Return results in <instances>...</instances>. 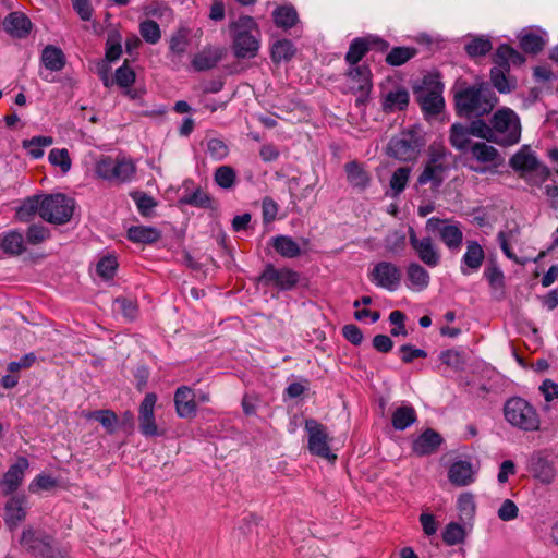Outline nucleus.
Listing matches in <instances>:
<instances>
[{"label":"nucleus","instance_id":"7c9ffc66","mask_svg":"<svg viewBox=\"0 0 558 558\" xmlns=\"http://www.w3.org/2000/svg\"><path fill=\"white\" fill-rule=\"evenodd\" d=\"M407 278L410 282V288L416 291H423L429 284L428 271L418 263H410L407 267Z\"/></svg>","mask_w":558,"mask_h":558},{"label":"nucleus","instance_id":"aec40b11","mask_svg":"<svg viewBox=\"0 0 558 558\" xmlns=\"http://www.w3.org/2000/svg\"><path fill=\"white\" fill-rule=\"evenodd\" d=\"M444 442L442 436L433 428H426L411 445L412 452L418 457L430 456L438 451Z\"/></svg>","mask_w":558,"mask_h":558},{"label":"nucleus","instance_id":"9b49d317","mask_svg":"<svg viewBox=\"0 0 558 558\" xmlns=\"http://www.w3.org/2000/svg\"><path fill=\"white\" fill-rule=\"evenodd\" d=\"M426 229L437 234L449 251H460L463 242V231L459 221L432 217L426 221Z\"/></svg>","mask_w":558,"mask_h":558},{"label":"nucleus","instance_id":"39448f33","mask_svg":"<svg viewBox=\"0 0 558 558\" xmlns=\"http://www.w3.org/2000/svg\"><path fill=\"white\" fill-rule=\"evenodd\" d=\"M520 137L521 124L518 114L509 108L497 110L490 118V143L512 146Z\"/></svg>","mask_w":558,"mask_h":558},{"label":"nucleus","instance_id":"f3484780","mask_svg":"<svg viewBox=\"0 0 558 558\" xmlns=\"http://www.w3.org/2000/svg\"><path fill=\"white\" fill-rule=\"evenodd\" d=\"M157 401V396L153 392L147 393L140 404L138 409V428L145 437L159 436L161 433L158 430L156 424L154 409Z\"/></svg>","mask_w":558,"mask_h":558},{"label":"nucleus","instance_id":"393cba45","mask_svg":"<svg viewBox=\"0 0 558 558\" xmlns=\"http://www.w3.org/2000/svg\"><path fill=\"white\" fill-rule=\"evenodd\" d=\"M25 496H12L5 504V522L11 526L15 527L26 517L25 511Z\"/></svg>","mask_w":558,"mask_h":558},{"label":"nucleus","instance_id":"f8f14e48","mask_svg":"<svg viewBox=\"0 0 558 558\" xmlns=\"http://www.w3.org/2000/svg\"><path fill=\"white\" fill-rule=\"evenodd\" d=\"M305 429L308 434V451L331 463L337 460V454L330 449L332 438L327 433L326 426L310 418L305 421Z\"/></svg>","mask_w":558,"mask_h":558},{"label":"nucleus","instance_id":"774afa93","mask_svg":"<svg viewBox=\"0 0 558 558\" xmlns=\"http://www.w3.org/2000/svg\"><path fill=\"white\" fill-rule=\"evenodd\" d=\"M187 35L179 31L170 39V50L174 53L181 54L186 50L187 47Z\"/></svg>","mask_w":558,"mask_h":558},{"label":"nucleus","instance_id":"bb28decb","mask_svg":"<svg viewBox=\"0 0 558 558\" xmlns=\"http://www.w3.org/2000/svg\"><path fill=\"white\" fill-rule=\"evenodd\" d=\"M352 68L348 72V76L356 83L355 88L362 95H368L372 89V72L369 65L359 64L351 65Z\"/></svg>","mask_w":558,"mask_h":558},{"label":"nucleus","instance_id":"052dcab7","mask_svg":"<svg viewBox=\"0 0 558 558\" xmlns=\"http://www.w3.org/2000/svg\"><path fill=\"white\" fill-rule=\"evenodd\" d=\"M207 150L215 160H222L229 153L226 143L219 138L209 140Z\"/></svg>","mask_w":558,"mask_h":558},{"label":"nucleus","instance_id":"4be33fe9","mask_svg":"<svg viewBox=\"0 0 558 558\" xmlns=\"http://www.w3.org/2000/svg\"><path fill=\"white\" fill-rule=\"evenodd\" d=\"M493 62L496 65L495 69L509 72L511 65H522L525 62V57L513 47L502 44L497 48Z\"/></svg>","mask_w":558,"mask_h":558},{"label":"nucleus","instance_id":"603ef678","mask_svg":"<svg viewBox=\"0 0 558 558\" xmlns=\"http://www.w3.org/2000/svg\"><path fill=\"white\" fill-rule=\"evenodd\" d=\"M215 182L222 189H230L234 185L236 173L230 166H220L214 175Z\"/></svg>","mask_w":558,"mask_h":558},{"label":"nucleus","instance_id":"69168bd1","mask_svg":"<svg viewBox=\"0 0 558 558\" xmlns=\"http://www.w3.org/2000/svg\"><path fill=\"white\" fill-rule=\"evenodd\" d=\"M342 335L354 345H360L364 338L362 330L354 324L344 325L342 328Z\"/></svg>","mask_w":558,"mask_h":558},{"label":"nucleus","instance_id":"423d86ee","mask_svg":"<svg viewBox=\"0 0 558 558\" xmlns=\"http://www.w3.org/2000/svg\"><path fill=\"white\" fill-rule=\"evenodd\" d=\"M413 94L426 117L439 114L445 107L442 84L436 75H425L420 84L413 86Z\"/></svg>","mask_w":558,"mask_h":558},{"label":"nucleus","instance_id":"7ed1b4c3","mask_svg":"<svg viewBox=\"0 0 558 558\" xmlns=\"http://www.w3.org/2000/svg\"><path fill=\"white\" fill-rule=\"evenodd\" d=\"M20 544L34 558H71L66 547L61 546L52 535L41 530L25 529Z\"/></svg>","mask_w":558,"mask_h":558},{"label":"nucleus","instance_id":"72a5a7b5","mask_svg":"<svg viewBox=\"0 0 558 558\" xmlns=\"http://www.w3.org/2000/svg\"><path fill=\"white\" fill-rule=\"evenodd\" d=\"M416 412L411 405L398 407L391 416V424L397 430H404L416 421Z\"/></svg>","mask_w":558,"mask_h":558},{"label":"nucleus","instance_id":"ea45409f","mask_svg":"<svg viewBox=\"0 0 558 558\" xmlns=\"http://www.w3.org/2000/svg\"><path fill=\"white\" fill-rule=\"evenodd\" d=\"M295 54V48L291 40L280 39L274 43L271 46V60L275 63L282 61H290Z\"/></svg>","mask_w":558,"mask_h":558},{"label":"nucleus","instance_id":"f03ea898","mask_svg":"<svg viewBox=\"0 0 558 558\" xmlns=\"http://www.w3.org/2000/svg\"><path fill=\"white\" fill-rule=\"evenodd\" d=\"M426 145L422 129L413 125L390 138L386 153L399 161H414Z\"/></svg>","mask_w":558,"mask_h":558},{"label":"nucleus","instance_id":"1a4fd4ad","mask_svg":"<svg viewBox=\"0 0 558 558\" xmlns=\"http://www.w3.org/2000/svg\"><path fill=\"white\" fill-rule=\"evenodd\" d=\"M135 172L134 162L125 157L102 156L96 163V173L100 178L114 183L131 181Z\"/></svg>","mask_w":558,"mask_h":558},{"label":"nucleus","instance_id":"5fc2aeb1","mask_svg":"<svg viewBox=\"0 0 558 558\" xmlns=\"http://www.w3.org/2000/svg\"><path fill=\"white\" fill-rule=\"evenodd\" d=\"M519 235V229L518 227H513L512 229H509L507 231H500L498 233V241L500 244V247L505 255L510 259H515V255L510 248L511 242L517 241Z\"/></svg>","mask_w":558,"mask_h":558},{"label":"nucleus","instance_id":"13d9d810","mask_svg":"<svg viewBox=\"0 0 558 558\" xmlns=\"http://www.w3.org/2000/svg\"><path fill=\"white\" fill-rule=\"evenodd\" d=\"M50 236V231L43 225H31L26 232V241L32 245H38Z\"/></svg>","mask_w":558,"mask_h":558},{"label":"nucleus","instance_id":"f257e3e1","mask_svg":"<svg viewBox=\"0 0 558 558\" xmlns=\"http://www.w3.org/2000/svg\"><path fill=\"white\" fill-rule=\"evenodd\" d=\"M451 151L442 143H432L423 162V170L416 179L415 185L429 184L432 190H438L446 180L450 169Z\"/></svg>","mask_w":558,"mask_h":558},{"label":"nucleus","instance_id":"412c9836","mask_svg":"<svg viewBox=\"0 0 558 558\" xmlns=\"http://www.w3.org/2000/svg\"><path fill=\"white\" fill-rule=\"evenodd\" d=\"M4 31L13 38H26L32 31L31 20L22 12L14 11L8 14L2 22Z\"/></svg>","mask_w":558,"mask_h":558},{"label":"nucleus","instance_id":"3c124183","mask_svg":"<svg viewBox=\"0 0 558 558\" xmlns=\"http://www.w3.org/2000/svg\"><path fill=\"white\" fill-rule=\"evenodd\" d=\"M136 74L134 70L129 65V61L125 60L123 64L116 70L114 82L121 88H129L135 82Z\"/></svg>","mask_w":558,"mask_h":558},{"label":"nucleus","instance_id":"dca6fc26","mask_svg":"<svg viewBox=\"0 0 558 558\" xmlns=\"http://www.w3.org/2000/svg\"><path fill=\"white\" fill-rule=\"evenodd\" d=\"M527 471L534 478L544 485H550L554 483L557 475L554 461H551L541 451L534 452L530 457L527 462Z\"/></svg>","mask_w":558,"mask_h":558},{"label":"nucleus","instance_id":"a19ab883","mask_svg":"<svg viewBox=\"0 0 558 558\" xmlns=\"http://www.w3.org/2000/svg\"><path fill=\"white\" fill-rule=\"evenodd\" d=\"M417 54L414 47H393L386 56L385 61L391 66H400Z\"/></svg>","mask_w":558,"mask_h":558},{"label":"nucleus","instance_id":"0e129e2a","mask_svg":"<svg viewBox=\"0 0 558 558\" xmlns=\"http://www.w3.org/2000/svg\"><path fill=\"white\" fill-rule=\"evenodd\" d=\"M401 360L403 363L409 364L415 359H425L427 356L426 351L416 349L412 344H403L400 347Z\"/></svg>","mask_w":558,"mask_h":558},{"label":"nucleus","instance_id":"cd10ccee","mask_svg":"<svg viewBox=\"0 0 558 558\" xmlns=\"http://www.w3.org/2000/svg\"><path fill=\"white\" fill-rule=\"evenodd\" d=\"M40 60L46 69L53 72L61 71L66 63L65 54L61 48L53 45H48L43 49Z\"/></svg>","mask_w":558,"mask_h":558},{"label":"nucleus","instance_id":"4d7b16f0","mask_svg":"<svg viewBox=\"0 0 558 558\" xmlns=\"http://www.w3.org/2000/svg\"><path fill=\"white\" fill-rule=\"evenodd\" d=\"M49 161L53 166H58L61 168L62 172H68L71 169V158L68 149L65 148H53L50 150L48 156Z\"/></svg>","mask_w":558,"mask_h":558},{"label":"nucleus","instance_id":"c756f323","mask_svg":"<svg viewBox=\"0 0 558 558\" xmlns=\"http://www.w3.org/2000/svg\"><path fill=\"white\" fill-rule=\"evenodd\" d=\"M344 170L348 182L355 189L365 190L371 182V177L357 161L345 163Z\"/></svg>","mask_w":558,"mask_h":558},{"label":"nucleus","instance_id":"6ab92c4d","mask_svg":"<svg viewBox=\"0 0 558 558\" xmlns=\"http://www.w3.org/2000/svg\"><path fill=\"white\" fill-rule=\"evenodd\" d=\"M175 412L179 417L192 418L196 416V392L189 386H180L174 392Z\"/></svg>","mask_w":558,"mask_h":558},{"label":"nucleus","instance_id":"6e6552de","mask_svg":"<svg viewBox=\"0 0 558 558\" xmlns=\"http://www.w3.org/2000/svg\"><path fill=\"white\" fill-rule=\"evenodd\" d=\"M488 99L483 94L482 87L468 86L454 94L456 112L466 119L480 118L488 113Z\"/></svg>","mask_w":558,"mask_h":558},{"label":"nucleus","instance_id":"79ce46f5","mask_svg":"<svg viewBox=\"0 0 558 558\" xmlns=\"http://www.w3.org/2000/svg\"><path fill=\"white\" fill-rule=\"evenodd\" d=\"M3 252L8 255H21L25 252L24 238L17 231H11L4 235L1 242Z\"/></svg>","mask_w":558,"mask_h":558},{"label":"nucleus","instance_id":"2f4dec72","mask_svg":"<svg viewBox=\"0 0 558 558\" xmlns=\"http://www.w3.org/2000/svg\"><path fill=\"white\" fill-rule=\"evenodd\" d=\"M275 251L284 258H295L302 251L299 244L288 235H277L271 239Z\"/></svg>","mask_w":558,"mask_h":558},{"label":"nucleus","instance_id":"0eeeda50","mask_svg":"<svg viewBox=\"0 0 558 558\" xmlns=\"http://www.w3.org/2000/svg\"><path fill=\"white\" fill-rule=\"evenodd\" d=\"M504 415L510 425L521 430L539 429L541 420L536 409L523 398L513 397L507 400L504 405Z\"/></svg>","mask_w":558,"mask_h":558},{"label":"nucleus","instance_id":"a878e982","mask_svg":"<svg viewBox=\"0 0 558 558\" xmlns=\"http://www.w3.org/2000/svg\"><path fill=\"white\" fill-rule=\"evenodd\" d=\"M448 478L456 486H466L473 482L472 464L468 461H457L448 470Z\"/></svg>","mask_w":558,"mask_h":558},{"label":"nucleus","instance_id":"09e8293b","mask_svg":"<svg viewBox=\"0 0 558 558\" xmlns=\"http://www.w3.org/2000/svg\"><path fill=\"white\" fill-rule=\"evenodd\" d=\"M89 418L98 421L109 434H113L119 422L117 414L112 410H96L88 414Z\"/></svg>","mask_w":558,"mask_h":558},{"label":"nucleus","instance_id":"20e7f679","mask_svg":"<svg viewBox=\"0 0 558 558\" xmlns=\"http://www.w3.org/2000/svg\"><path fill=\"white\" fill-rule=\"evenodd\" d=\"M234 31L232 49L238 59H251L257 56L259 50L258 25L252 16H240L230 24Z\"/></svg>","mask_w":558,"mask_h":558},{"label":"nucleus","instance_id":"2eb2a0df","mask_svg":"<svg viewBox=\"0 0 558 558\" xmlns=\"http://www.w3.org/2000/svg\"><path fill=\"white\" fill-rule=\"evenodd\" d=\"M369 279L380 288L395 291L401 282V270L390 262H379L371 271Z\"/></svg>","mask_w":558,"mask_h":558},{"label":"nucleus","instance_id":"680f3d73","mask_svg":"<svg viewBox=\"0 0 558 558\" xmlns=\"http://www.w3.org/2000/svg\"><path fill=\"white\" fill-rule=\"evenodd\" d=\"M466 53L474 58L478 56H485L488 53V39L474 38L465 45Z\"/></svg>","mask_w":558,"mask_h":558},{"label":"nucleus","instance_id":"f704fd0d","mask_svg":"<svg viewBox=\"0 0 558 558\" xmlns=\"http://www.w3.org/2000/svg\"><path fill=\"white\" fill-rule=\"evenodd\" d=\"M518 38L521 49L529 54H538L545 47L544 38L533 32H522Z\"/></svg>","mask_w":558,"mask_h":558},{"label":"nucleus","instance_id":"e433bc0d","mask_svg":"<svg viewBox=\"0 0 558 558\" xmlns=\"http://www.w3.org/2000/svg\"><path fill=\"white\" fill-rule=\"evenodd\" d=\"M41 199L39 195L27 197L16 209V218L20 221H29L37 213L40 215Z\"/></svg>","mask_w":558,"mask_h":558},{"label":"nucleus","instance_id":"9d476101","mask_svg":"<svg viewBox=\"0 0 558 558\" xmlns=\"http://www.w3.org/2000/svg\"><path fill=\"white\" fill-rule=\"evenodd\" d=\"M74 210V201L64 194L46 195L41 199L40 217L53 225L70 221Z\"/></svg>","mask_w":558,"mask_h":558},{"label":"nucleus","instance_id":"5701e85b","mask_svg":"<svg viewBox=\"0 0 558 558\" xmlns=\"http://www.w3.org/2000/svg\"><path fill=\"white\" fill-rule=\"evenodd\" d=\"M223 52L225 49L219 47H206L194 56L192 65L198 72L211 70L220 62Z\"/></svg>","mask_w":558,"mask_h":558},{"label":"nucleus","instance_id":"864d4df0","mask_svg":"<svg viewBox=\"0 0 558 558\" xmlns=\"http://www.w3.org/2000/svg\"><path fill=\"white\" fill-rule=\"evenodd\" d=\"M140 33L148 44H157L161 37L160 28L157 22L145 20L140 24Z\"/></svg>","mask_w":558,"mask_h":558},{"label":"nucleus","instance_id":"58836bf2","mask_svg":"<svg viewBox=\"0 0 558 558\" xmlns=\"http://www.w3.org/2000/svg\"><path fill=\"white\" fill-rule=\"evenodd\" d=\"M272 17L275 24L280 28H291L298 23V12L293 7H279L274 10Z\"/></svg>","mask_w":558,"mask_h":558},{"label":"nucleus","instance_id":"37998d69","mask_svg":"<svg viewBox=\"0 0 558 558\" xmlns=\"http://www.w3.org/2000/svg\"><path fill=\"white\" fill-rule=\"evenodd\" d=\"M410 173V167H400L392 173L389 181L392 197H398L405 190Z\"/></svg>","mask_w":558,"mask_h":558},{"label":"nucleus","instance_id":"c03bdc74","mask_svg":"<svg viewBox=\"0 0 558 558\" xmlns=\"http://www.w3.org/2000/svg\"><path fill=\"white\" fill-rule=\"evenodd\" d=\"M53 138L51 136H34L29 140H24L22 142L23 148L27 149L29 156L34 159H38L43 157L44 150L43 147H48L52 145Z\"/></svg>","mask_w":558,"mask_h":558},{"label":"nucleus","instance_id":"473e14b6","mask_svg":"<svg viewBox=\"0 0 558 558\" xmlns=\"http://www.w3.org/2000/svg\"><path fill=\"white\" fill-rule=\"evenodd\" d=\"M128 239L134 243L151 244L160 239V232L154 227L133 226L128 230Z\"/></svg>","mask_w":558,"mask_h":558},{"label":"nucleus","instance_id":"c85d7f7f","mask_svg":"<svg viewBox=\"0 0 558 558\" xmlns=\"http://www.w3.org/2000/svg\"><path fill=\"white\" fill-rule=\"evenodd\" d=\"M409 93L404 88L390 90L384 97L381 107L385 112H395L404 110L409 105Z\"/></svg>","mask_w":558,"mask_h":558},{"label":"nucleus","instance_id":"de8ad7c7","mask_svg":"<svg viewBox=\"0 0 558 558\" xmlns=\"http://www.w3.org/2000/svg\"><path fill=\"white\" fill-rule=\"evenodd\" d=\"M508 71L490 70V84L500 93H510L515 88V80L506 75Z\"/></svg>","mask_w":558,"mask_h":558},{"label":"nucleus","instance_id":"4468645a","mask_svg":"<svg viewBox=\"0 0 558 558\" xmlns=\"http://www.w3.org/2000/svg\"><path fill=\"white\" fill-rule=\"evenodd\" d=\"M409 242L422 263L430 268L439 265L441 255L430 236L418 239L414 229L409 228Z\"/></svg>","mask_w":558,"mask_h":558},{"label":"nucleus","instance_id":"6e6d98bb","mask_svg":"<svg viewBox=\"0 0 558 558\" xmlns=\"http://www.w3.org/2000/svg\"><path fill=\"white\" fill-rule=\"evenodd\" d=\"M131 196L135 201L142 216H150L153 209L157 206V202L144 192H135Z\"/></svg>","mask_w":558,"mask_h":558},{"label":"nucleus","instance_id":"b1692460","mask_svg":"<svg viewBox=\"0 0 558 558\" xmlns=\"http://www.w3.org/2000/svg\"><path fill=\"white\" fill-rule=\"evenodd\" d=\"M485 258V253L483 247L476 242V241H468L466 242V252L464 253L462 257V266L461 271L464 275H468L469 271L466 270H478L480 267L483 264V260Z\"/></svg>","mask_w":558,"mask_h":558},{"label":"nucleus","instance_id":"a18cd8bd","mask_svg":"<svg viewBox=\"0 0 558 558\" xmlns=\"http://www.w3.org/2000/svg\"><path fill=\"white\" fill-rule=\"evenodd\" d=\"M441 536L446 545L454 546L464 542L466 532L461 524L457 522H450L445 526Z\"/></svg>","mask_w":558,"mask_h":558},{"label":"nucleus","instance_id":"8fccbe9b","mask_svg":"<svg viewBox=\"0 0 558 558\" xmlns=\"http://www.w3.org/2000/svg\"><path fill=\"white\" fill-rule=\"evenodd\" d=\"M181 202L199 208H213V198L199 187L185 195Z\"/></svg>","mask_w":558,"mask_h":558},{"label":"nucleus","instance_id":"338daca9","mask_svg":"<svg viewBox=\"0 0 558 558\" xmlns=\"http://www.w3.org/2000/svg\"><path fill=\"white\" fill-rule=\"evenodd\" d=\"M57 486V480L50 475L39 474L29 485V490L35 492L36 488L49 490Z\"/></svg>","mask_w":558,"mask_h":558},{"label":"nucleus","instance_id":"a211bd4d","mask_svg":"<svg viewBox=\"0 0 558 558\" xmlns=\"http://www.w3.org/2000/svg\"><path fill=\"white\" fill-rule=\"evenodd\" d=\"M28 466V460L25 457H19L16 462L3 474L0 480V488L4 496L12 495L19 489Z\"/></svg>","mask_w":558,"mask_h":558},{"label":"nucleus","instance_id":"e2e57ef3","mask_svg":"<svg viewBox=\"0 0 558 558\" xmlns=\"http://www.w3.org/2000/svg\"><path fill=\"white\" fill-rule=\"evenodd\" d=\"M498 518L502 521H511L518 518L519 509L514 501L506 499L497 511Z\"/></svg>","mask_w":558,"mask_h":558},{"label":"nucleus","instance_id":"bf43d9fd","mask_svg":"<svg viewBox=\"0 0 558 558\" xmlns=\"http://www.w3.org/2000/svg\"><path fill=\"white\" fill-rule=\"evenodd\" d=\"M118 262L113 256H105L97 264V272L105 279H111L114 276Z\"/></svg>","mask_w":558,"mask_h":558},{"label":"nucleus","instance_id":"49530a36","mask_svg":"<svg viewBox=\"0 0 558 558\" xmlns=\"http://www.w3.org/2000/svg\"><path fill=\"white\" fill-rule=\"evenodd\" d=\"M536 161L537 158L535 157L534 154L521 149L511 157L510 166L514 170L530 172L533 170V168L536 167Z\"/></svg>","mask_w":558,"mask_h":558},{"label":"nucleus","instance_id":"4c0bfd02","mask_svg":"<svg viewBox=\"0 0 558 558\" xmlns=\"http://www.w3.org/2000/svg\"><path fill=\"white\" fill-rule=\"evenodd\" d=\"M449 143L452 147L460 151H464L470 145V134L466 125L461 123H453L449 132Z\"/></svg>","mask_w":558,"mask_h":558},{"label":"nucleus","instance_id":"c9c22d12","mask_svg":"<svg viewBox=\"0 0 558 558\" xmlns=\"http://www.w3.org/2000/svg\"><path fill=\"white\" fill-rule=\"evenodd\" d=\"M368 53L365 36L354 38L345 53L344 60L351 65H359L362 59Z\"/></svg>","mask_w":558,"mask_h":558},{"label":"nucleus","instance_id":"ddd939ff","mask_svg":"<svg viewBox=\"0 0 558 558\" xmlns=\"http://www.w3.org/2000/svg\"><path fill=\"white\" fill-rule=\"evenodd\" d=\"M257 280L265 287L289 291L299 283L300 274L290 268H276L272 264H267Z\"/></svg>","mask_w":558,"mask_h":558}]
</instances>
